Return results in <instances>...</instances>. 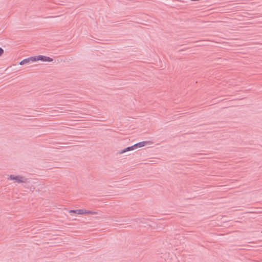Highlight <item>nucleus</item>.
Returning a JSON list of instances; mask_svg holds the SVG:
<instances>
[{"instance_id":"f257e3e1","label":"nucleus","mask_w":262,"mask_h":262,"mask_svg":"<svg viewBox=\"0 0 262 262\" xmlns=\"http://www.w3.org/2000/svg\"><path fill=\"white\" fill-rule=\"evenodd\" d=\"M152 144V142L149 141L140 142L137 144H135V145H134L132 146L128 147L127 148L123 149V150H121V151H120L119 152V154L122 155L127 151L133 150L138 148H141V147H144L146 145H151Z\"/></svg>"},{"instance_id":"f03ea898","label":"nucleus","mask_w":262,"mask_h":262,"mask_svg":"<svg viewBox=\"0 0 262 262\" xmlns=\"http://www.w3.org/2000/svg\"><path fill=\"white\" fill-rule=\"evenodd\" d=\"M70 213H73L77 215H97L98 212L94 210H89L85 209H80L77 210H71Z\"/></svg>"},{"instance_id":"7ed1b4c3","label":"nucleus","mask_w":262,"mask_h":262,"mask_svg":"<svg viewBox=\"0 0 262 262\" xmlns=\"http://www.w3.org/2000/svg\"><path fill=\"white\" fill-rule=\"evenodd\" d=\"M8 179L17 183H26L27 182V179L25 177L20 175L11 174L9 176Z\"/></svg>"},{"instance_id":"20e7f679","label":"nucleus","mask_w":262,"mask_h":262,"mask_svg":"<svg viewBox=\"0 0 262 262\" xmlns=\"http://www.w3.org/2000/svg\"><path fill=\"white\" fill-rule=\"evenodd\" d=\"M34 62H36L38 61H41L43 62H52L53 61V59L48 56H43V55H38L36 56H33Z\"/></svg>"},{"instance_id":"39448f33","label":"nucleus","mask_w":262,"mask_h":262,"mask_svg":"<svg viewBox=\"0 0 262 262\" xmlns=\"http://www.w3.org/2000/svg\"><path fill=\"white\" fill-rule=\"evenodd\" d=\"M30 62H34L33 60V56L29 57L28 58L25 59L23 60H21L20 62H19V64L20 66H23L26 64H27Z\"/></svg>"},{"instance_id":"423d86ee","label":"nucleus","mask_w":262,"mask_h":262,"mask_svg":"<svg viewBox=\"0 0 262 262\" xmlns=\"http://www.w3.org/2000/svg\"><path fill=\"white\" fill-rule=\"evenodd\" d=\"M4 50L2 48L0 47V56L3 54Z\"/></svg>"}]
</instances>
